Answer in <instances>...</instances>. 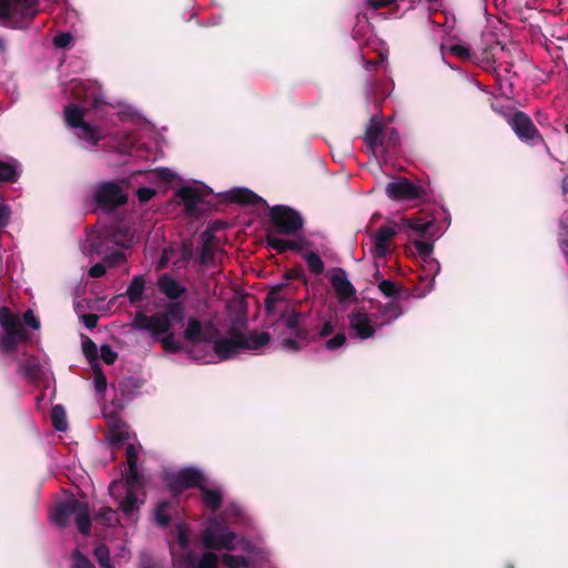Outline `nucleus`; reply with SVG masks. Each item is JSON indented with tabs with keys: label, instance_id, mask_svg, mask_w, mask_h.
<instances>
[{
	"label": "nucleus",
	"instance_id": "nucleus-10",
	"mask_svg": "<svg viewBox=\"0 0 568 568\" xmlns=\"http://www.w3.org/2000/svg\"><path fill=\"white\" fill-rule=\"evenodd\" d=\"M385 191L387 196L395 201H415L426 195L422 186L416 185L407 178L388 183Z\"/></svg>",
	"mask_w": 568,
	"mask_h": 568
},
{
	"label": "nucleus",
	"instance_id": "nucleus-62",
	"mask_svg": "<svg viewBox=\"0 0 568 568\" xmlns=\"http://www.w3.org/2000/svg\"><path fill=\"white\" fill-rule=\"evenodd\" d=\"M98 321L99 316L97 314L90 313L82 316L83 324L90 329L97 327Z\"/></svg>",
	"mask_w": 568,
	"mask_h": 568
},
{
	"label": "nucleus",
	"instance_id": "nucleus-56",
	"mask_svg": "<svg viewBox=\"0 0 568 568\" xmlns=\"http://www.w3.org/2000/svg\"><path fill=\"white\" fill-rule=\"evenodd\" d=\"M367 3L374 10H378L385 7H395L398 8L396 0H367Z\"/></svg>",
	"mask_w": 568,
	"mask_h": 568
},
{
	"label": "nucleus",
	"instance_id": "nucleus-18",
	"mask_svg": "<svg viewBox=\"0 0 568 568\" xmlns=\"http://www.w3.org/2000/svg\"><path fill=\"white\" fill-rule=\"evenodd\" d=\"M396 230L388 225H382L377 229L374 236V247L372 254L374 257H384L389 252V245Z\"/></svg>",
	"mask_w": 568,
	"mask_h": 568
},
{
	"label": "nucleus",
	"instance_id": "nucleus-50",
	"mask_svg": "<svg viewBox=\"0 0 568 568\" xmlns=\"http://www.w3.org/2000/svg\"><path fill=\"white\" fill-rule=\"evenodd\" d=\"M346 343V335L343 332H338L332 338L327 339L324 344V347L327 351H335L342 347Z\"/></svg>",
	"mask_w": 568,
	"mask_h": 568
},
{
	"label": "nucleus",
	"instance_id": "nucleus-27",
	"mask_svg": "<svg viewBox=\"0 0 568 568\" xmlns=\"http://www.w3.org/2000/svg\"><path fill=\"white\" fill-rule=\"evenodd\" d=\"M79 132H77L78 139L87 142L88 144L92 146H97L100 141L103 140L104 135L101 131V129L97 125H92L90 123H84L82 126H80Z\"/></svg>",
	"mask_w": 568,
	"mask_h": 568
},
{
	"label": "nucleus",
	"instance_id": "nucleus-16",
	"mask_svg": "<svg viewBox=\"0 0 568 568\" xmlns=\"http://www.w3.org/2000/svg\"><path fill=\"white\" fill-rule=\"evenodd\" d=\"M329 283L335 291L339 302L353 298L356 295L354 285L348 281L346 272L343 268H336L329 278Z\"/></svg>",
	"mask_w": 568,
	"mask_h": 568
},
{
	"label": "nucleus",
	"instance_id": "nucleus-51",
	"mask_svg": "<svg viewBox=\"0 0 568 568\" xmlns=\"http://www.w3.org/2000/svg\"><path fill=\"white\" fill-rule=\"evenodd\" d=\"M217 556L212 551H205L199 560L197 568H216Z\"/></svg>",
	"mask_w": 568,
	"mask_h": 568
},
{
	"label": "nucleus",
	"instance_id": "nucleus-49",
	"mask_svg": "<svg viewBox=\"0 0 568 568\" xmlns=\"http://www.w3.org/2000/svg\"><path fill=\"white\" fill-rule=\"evenodd\" d=\"M100 357L105 364L112 365L118 358V353L109 344H103L100 347Z\"/></svg>",
	"mask_w": 568,
	"mask_h": 568
},
{
	"label": "nucleus",
	"instance_id": "nucleus-40",
	"mask_svg": "<svg viewBox=\"0 0 568 568\" xmlns=\"http://www.w3.org/2000/svg\"><path fill=\"white\" fill-rule=\"evenodd\" d=\"M303 257L307 264L308 270L313 274L321 275L324 272V263L317 253L310 252L306 253Z\"/></svg>",
	"mask_w": 568,
	"mask_h": 568
},
{
	"label": "nucleus",
	"instance_id": "nucleus-30",
	"mask_svg": "<svg viewBox=\"0 0 568 568\" xmlns=\"http://www.w3.org/2000/svg\"><path fill=\"white\" fill-rule=\"evenodd\" d=\"M203 327L200 320L190 317L187 321L186 328L183 332L185 341L192 344H196L203 341L202 338Z\"/></svg>",
	"mask_w": 568,
	"mask_h": 568
},
{
	"label": "nucleus",
	"instance_id": "nucleus-45",
	"mask_svg": "<svg viewBox=\"0 0 568 568\" xmlns=\"http://www.w3.org/2000/svg\"><path fill=\"white\" fill-rule=\"evenodd\" d=\"M93 555H94L100 568L105 565L111 564L110 550L106 545L100 544L99 546H97L93 550Z\"/></svg>",
	"mask_w": 568,
	"mask_h": 568
},
{
	"label": "nucleus",
	"instance_id": "nucleus-44",
	"mask_svg": "<svg viewBox=\"0 0 568 568\" xmlns=\"http://www.w3.org/2000/svg\"><path fill=\"white\" fill-rule=\"evenodd\" d=\"M94 519L104 526H111L113 521H118L116 511L111 507H102L94 515Z\"/></svg>",
	"mask_w": 568,
	"mask_h": 568
},
{
	"label": "nucleus",
	"instance_id": "nucleus-60",
	"mask_svg": "<svg viewBox=\"0 0 568 568\" xmlns=\"http://www.w3.org/2000/svg\"><path fill=\"white\" fill-rule=\"evenodd\" d=\"M106 272L105 264L97 263L92 265L89 270V276L93 278L102 277Z\"/></svg>",
	"mask_w": 568,
	"mask_h": 568
},
{
	"label": "nucleus",
	"instance_id": "nucleus-53",
	"mask_svg": "<svg viewBox=\"0 0 568 568\" xmlns=\"http://www.w3.org/2000/svg\"><path fill=\"white\" fill-rule=\"evenodd\" d=\"M73 37L69 32H60L53 38V44L55 48L63 49L70 45Z\"/></svg>",
	"mask_w": 568,
	"mask_h": 568
},
{
	"label": "nucleus",
	"instance_id": "nucleus-48",
	"mask_svg": "<svg viewBox=\"0 0 568 568\" xmlns=\"http://www.w3.org/2000/svg\"><path fill=\"white\" fill-rule=\"evenodd\" d=\"M103 262L109 267H116L126 262V255L121 251H115L104 256Z\"/></svg>",
	"mask_w": 568,
	"mask_h": 568
},
{
	"label": "nucleus",
	"instance_id": "nucleus-21",
	"mask_svg": "<svg viewBox=\"0 0 568 568\" xmlns=\"http://www.w3.org/2000/svg\"><path fill=\"white\" fill-rule=\"evenodd\" d=\"M403 314L400 304L396 302L378 303L376 306V313L374 318L379 321V326L387 325L393 321L397 320Z\"/></svg>",
	"mask_w": 568,
	"mask_h": 568
},
{
	"label": "nucleus",
	"instance_id": "nucleus-47",
	"mask_svg": "<svg viewBox=\"0 0 568 568\" xmlns=\"http://www.w3.org/2000/svg\"><path fill=\"white\" fill-rule=\"evenodd\" d=\"M72 560L73 565L71 568H95L92 561L79 549L73 550Z\"/></svg>",
	"mask_w": 568,
	"mask_h": 568
},
{
	"label": "nucleus",
	"instance_id": "nucleus-26",
	"mask_svg": "<svg viewBox=\"0 0 568 568\" xmlns=\"http://www.w3.org/2000/svg\"><path fill=\"white\" fill-rule=\"evenodd\" d=\"M87 110L83 108H80L79 105L74 103H69L64 106V121L68 126L72 129H79L84 123V115Z\"/></svg>",
	"mask_w": 568,
	"mask_h": 568
},
{
	"label": "nucleus",
	"instance_id": "nucleus-36",
	"mask_svg": "<svg viewBox=\"0 0 568 568\" xmlns=\"http://www.w3.org/2000/svg\"><path fill=\"white\" fill-rule=\"evenodd\" d=\"M163 349L168 353L176 354L182 351V344L180 341H178L171 331L162 336H160V339H158Z\"/></svg>",
	"mask_w": 568,
	"mask_h": 568
},
{
	"label": "nucleus",
	"instance_id": "nucleus-41",
	"mask_svg": "<svg viewBox=\"0 0 568 568\" xmlns=\"http://www.w3.org/2000/svg\"><path fill=\"white\" fill-rule=\"evenodd\" d=\"M222 562L227 568H247L250 566L248 558L244 556H235L231 554H225L222 556Z\"/></svg>",
	"mask_w": 568,
	"mask_h": 568
},
{
	"label": "nucleus",
	"instance_id": "nucleus-12",
	"mask_svg": "<svg viewBox=\"0 0 568 568\" xmlns=\"http://www.w3.org/2000/svg\"><path fill=\"white\" fill-rule=\"evenodd\" d=\"M236 536L233 531H225L219 535L214 528L207 527L202 532V545L209 550L235 549L234 540Z\"/></svg>",
	"mask_w": 568,
	"mask_h": 568
},
{
	"label": "nucleus",
	"instance_id": "nucleus-6",
	"mask_svg": "<svg viewBox=\"0 0 568 568\" xmlns=\"http://www.w3.org/2000/svg\"><path fill=\"white\" fill-rule=\"evenodd\" d=\"M506 121L516 136L529 146L545 144L542 134L538 131L530 116L524 111L516 110L511 114H505Z\"/></svg>",
	"mask_w": 568,
	"mask_h": 568
},
{
	"label": "nucleus",
	"instance_id": "nucleus-59",
	"mask_svg": "<svg viewBox=\"0 0 568 568\" xmlns=\"http://www.w3.org/2000/svg\"><path fill=\"white\" fill-rule=\"evenodd\" d=\"M283 344H284L285 348L293 351V352H298L302 349L303 346L306 345L301 339L296 338L295 336H294V338L284 339Z\"/></svg>",
	"mask_w": 568,
	"mask_h": 568
},
{
	"label": "nucleus",
	"instance_id": "nucleus-31",
	"mask_svg": "<svg viewBox=\"0 0 568 568\" xmlns=\"http://www.w3.org/2000/svg\"><path fill=\"white\" fill-rule=\"evenodd\" d=\"M123 493H125V497L120 501L119 508L128 518H130L139 509L136 493L132 489H123Z\"/></svg>",
	"mask_w": 568,
	"mask_h": 568
},
{
	"label": "nucleus",
	"instance_id": "nucleus-37",
	"mask_svg": "<svg viewBox=\"0 0 568 568\" xmlns=\"http://www.w3.org/2000/svg\"><path fill=\"white\" fill-rule=\"evenodd\" d=\"M170 508V501L162 500L160 501L154 510L155 521L161 527H168L171 523V516L169 515L168 510Z\"/></svg>",
	"mask_w": 568,
	"mask_h": 568
},
{
	"label": "nucleus",
	"instance_id": "nucleus-22",
	"mask_svg": "<svg viewBox=\"0 0 568 568\" xmlns=\"http://www.w3.org/2000/svg\"><path fill=\"white\" fill-rule=\"evenodd\" d=\"M239 339L242 349L257 351L270 343L271 335L268 332L258 333L253 331L248 334H245L240 331Z\"/></svg>",
	"mask_w": 568,
	"mask_h": 568
},
{
	"label": "nucleus",
	"instance_id": "nucleus-54",
	"mask_svg": "<svg viewBox=\"0 0 568 568\" xmlns=\"http://www.w3.org/2000/svg\"><path fill=\"white\" fill-rule=\"evenodd\" d=\"M450 52L463 60H469L471 58L470 49L462 44L452 45Z\"/></svg>",
	"mask_w": 568,
	"mask_h": 568
},
{
	"label": "nucleus",
	"instance_id": "nucleus-13",
	"mask_svg": "<svg viewBox=\"0 0 568 568\" xmlns=\"http://www.w3.org/2000/svg\"><path fill=\"white\" fill-rule=\"evenodd\" d=\"M239 337L240 328L232 326L229 329L227 337L220 338L214 343V352L220 359H230L239 354L240 351H242Z\"/></svg>",
	"mask_w": 568,
	"mask_h": 568
},
{
	"label": "nucleus",
	"instance_id": "nucleus-7",
	"mask_svg": "<svg viewBox=\"0 0 568 568\" xmlns=\"http://www.w3.org/2000/svg\"><path fill=\"white\" fill-rule=\"evenodd\" d=\"M270 220L276 232L283 235H295L304 226L302 214L287 205L271 207Z\"/></svg>",
	"mask_w": 568,
	"mask_h": 568
},
{
	"label": "nucleus",
	"instance_id": "nucleus-52",
	"mask_svg": "<svg viewBox=\"0 0 568 568\" xmlns=\"http://www.w3.org/2000/svg\"><path fill=\"white\" fill-rule=\"evenodd\" d=\"M199 262L209 265L214 262V252L210 243H204L200 251Z\"/></svg>",
	"mask_w": 568,
	"mask_h": 568
},
{
	"label": "nucleus",
	"instance_id": "nucleus-15",
	"mask_svg": "<svg viewBox=\"0 0 568 568\" xmlns=\"http://www.w3.org/2000/svg\"><path fill=\"white\" fill-rule=\"evenodd\" d=\"M349 326L361 339H368L375 335V327L366 312L362 308L352 311L348 314Z\"/></svg>",
	"mask_w": 568,
	"mask_h": 568
},
{
	"label": "nucleus",
	"instance_id": "nucleus-63",
	"mask_svg": "<svg viewBox=\"0 0 568 568\" xmlns=\"http://www.w3.org/2000/svg\"><path fill=\"white\" fill-rule=\"evenodd\" d=\"M7 52V42L3 38H0V54H4Z\"/></svg>",
	"mask_w": 568,
	"mask_h": 568
},
{
	"label": "nucleus",
	"instance_id": "nucleus-29",
	"mask_svg": "<svg viewBox=\"0 0 568 568\" xmlns=\"http://www.w3.org/2000/svg\"><path fill=\"white\" fill-rule=\"evenodd\" d=\"M145 288V278L143 275L133 276L131 283L129 284L125 295L128 296L131 304H136L143 297Z\"/></svg>",
	"mask_w": 568,
	"mask_h": 568
},
{
	"label": "nucleus",
	"instance_id": "nucleus-25",
	"mask_svg": "<svg viewBox=\"0 0 568 568\" xmlns=\"http://www.w3.org/2000/svg\"><path fill=\"white\" fill-rule=\"evenodd\" d=\"M21 175L20 162L16 159L10 161L0 160V182L13 184Z\"/></svg>",
	"mask_w": 568,
	"mask_h": 568
},
{
	"label": "nucleus",
	"instance_id": "nucleus-39",
	"mask_svg": "<svg viewBox=\"0 0 568 568\" xmlns=\"http://www.w3.org/2000/svg\"><path fill=\"white\" fill-rule=\"evenodd\" d=\"M82 352L88 362L91 364V366L94 364H99L98 346L90 337H84V339L82 341Z\"/></svg>",
	"mask_w": 568,
	"mask_h": 568
},
{
	"label": "nucleus",
	"instance_id": "nucleus-2",
	"mask_svg": "<svg viewBox=\"0 0 568 568\" xmlns=\"http://www.w3.org/2000/svg\"><path fill=\"white\" fill-rule=\"evenodd\" d=\"M185 317V308L182 302H169L164 304L163 311L146 315L136 312L133 320V327L146 331L152 338L160 339V336L169 333L174 323H182Z\"/></svg>",
	"mask_w": 568,
	"mask_h": 568
},
{
	"label": "nucleus",
	"instance_id": "nucleus-38",
	"mask_svg": "<svg viewBox=\"0 0 568 568\" xmlns=\"http://www.w3.org/2000/svg\"><path fill=\"white\" fill-rule=\"evenodd\" d=\"M282 288L283 285H276L266 294L264 305L267 314H273L276 304L283 300L281 296Z\"/></svg>",
	"mask_w": 568,
	"mask_h": 568
},
{
	"label": "nucleus",
	"instance_id": "nucleus-19",
	"mask_svg": "<svg viewBox=\"0 0 568 568\" xmlns=\"http://www.w3.org/2000/svg\"><path fill=\"white\" fill-rule=\"evenodd\" d=\"M176 196L184 205L187 214L194 215L197 212V204L203 202V193L192 186H183L176 192Z\"/></svg>",
	"mask_w": 568,
	"mask_h": 568
},
{
	"label": "nucleus",
	"instance_id": "nucleus-23",
	"mask_svg": "<svg viewBox=\"0 0 568 568\" xmlns=\"http://www.w3.org/2000/svg\"><path fill=\"white\" fill-rule=\"evenodd\" d=\"M384 130L385 126L378 121H375L374 119H372L367 124L364 134V141L367 148L371 149L373 152L379 149V145L382 144Z\"/></svg>",
	"mask_w": 568,
	"mask_h": 568
},
{
	"label": "nucleus",
	"instance_id": "nucleus-34",
	"mask_svg": "<svg viewBox=\"0 0 568 568\" xmlns=\"http://www.w3.org/2000/svg\"><path fill=\"white\" fill-rule=\"evenodd\" d=\"M337 324L338 318L336 316H331L327 321L317 326V332L312 334V337H315L312 342H316L333 334L337 327Z\"/></svg>",
	"mask_w": 568,
	"mask_h": 568
},
{
	"label": "nucleus",
	"instance_id": "nucleus-64",
	"mask_svg": "<svg viewBox=\"0 0 568 568\" xmlns=\"http://www.w3.org/2000/svg\"><path fill=\"white\" fill-rule=\"evenodd\" d=\"M252 547L253 546H252L251 541L246 540V541L243 542V549L244 550L250 551Z\"/></svg>",
	"mask_w": 568,
	"mask_h": 568
},
{
	"label": "nucleus",
	"instance_id": "nucleus-17",
	"mask_svg": "<svg viewBox=\"0 0 568 568\" xmlns=\"http://www.w3.org/2000/svg\"><path fill=\"white\" fill-rule=\"evenodd\" d=\"M226 200L232 203H237L242 205H251V206H263L267 207V202L254 193L252 190L246 187H235L229 191L226 194Z\"/></svg>",
	"mask_w": 568,
	"mask_h": 568
},
{
	"label": "nucleus",
	"instance_id": "nucleus-14",
	"mask_svg": "<svg viewBox=\"0 0 568 568\" xmlns=\"http://www.w3.org/2000/svg\"><path fill=\"white\" fill-rule=\"evenodd\" d=\"M142 485V476L139 473L138 465L128 466L124 479L113 480L110 484L109 493L114 499H119L123 493V489L135 490Z\"/></svg>",
	"mask_w": 568,
	"mask_h": 568
},
{
	"label": "nucleus",
	"instance_id": "nucleus-11",
	"mask_svg": "<svg viewBox=\"0 0 568 568\" xmlns=\"http://www.w3.org/2000/svg\"><path fill=\"white\" fill-rule=\"evenodd\" d=\"M306 315L295 308H286L281 313V320L284 322L285 327L304 344H310L315 337H312L311 331L303 325V320Z\"/></svg>",
	"mask_w": 568,
	"mask_h": 568
},
{
	"label": "nucleus",
	"instance_id": "nucleus-24",
	"mask_svg": "<svg viewBox=\"0 0 568 568\" xmlns=\"http://www.w3.org/2000/svg\"><path fill=\"white\" fill-rule=\"evenodd\" d=\"M18 373L31 382H38L43 376V367L36 357L30 356L19 364Z\"/></svg>",
	"mask_w": 568,
	"mask_h": 568
},
{
	"label": "nucleus",
	"instance_id": "nucleus-55",
	"mask_svg": "<svg viewBox=\"0 0 568 568\" xmlns=\"http://www.w3.org/2000/svg\"><path fill=\"white\" fill-rule=\"evenodd\" d=\"M128 466L138 465L139 452L133 444H129L125 449Z\"/></svg>",
	"mask_w": 568,
	"mask_h": 568
},
{
	"label": "nucleus",
	"instance_id": "nucleus-42",
	"mask_svg": "<svg viewBox=\"0 0 568 568\" xmlns=\"http://www.w3.org/2000/svg\"><path fill=\"white\" fill-rule=\"evenodd\" d=\"M267 247L276 251L278 254L287 252V240L277 237L276 235L267 232L265 236Z\"/></svg>",
	"mask_w": 568,
	"mask_h": 568
},
{
	"label": "nucleus",
	"instance_id": "nucleus-57",
	"mask_svg": "<svg viewBox=\"0 0 568 568\" xmlns=\"http://www.w3.org/2000/svg\"><path fill=\"white\" fill-rule=\"evenodd\" d=\"M155 195V190L148 186H142L138 190V199L140 202L145 203Z\"/></svg>",
	"mask_w": 568,
	"mask_h": 568
},
{
	"label": "nucleus",
	"instance_id": "nucleus-33",
	"mask_svg": "<svg viewBox=\"0 0 568 568\" xmlns=\"http://www.w3.org/2000/svg\"><path fill=\"white\" fill-rule=\"evenodd\" d=\"M50 417L55 430L64 432L68 428L67 414L62 405H54L51 409Z\"/></svg>",
	"mask_w": 568,
	"mask_h": 568
},
{
	"label": "nucleus",
	"instance_id": "nucleus-46",
	"mask_svg": "<svg viewBox=\"0 0 568 568\" xmlns=\"http://www.w3.org/2000/svg\"><path fill=\"white\" fill-rule=\"evenodd\" d=\"M129 432L120 426H113L110 429V442L113 445H121L129 439Z\"/></svg>",
	"mask_w": 568,
	"mask_h": 568
},
{
	"label": "nucleus",
	"instance_id": "nucleus-43",
	"mask_svg": "<svg viewBox=\"0 0 568 568\" xmlns=\"http://www.w3.org/2000/svg\"><path fill=\"white\" fill-rule=\"evenodd\" d=\"M93 371V382L94 388L98 393L102 394L106 390V377L100 366V364H94L91 366Z\"/></svg>",
	"mask_w": 568,
	"mask_h": 568
},
{
	"label": "nucleus",
	"instance_id": "nucleus-32",
	"mask_svg": "<svg viewBox=\"0 0 568 568\" xmlns=\"http://www.w3.org/2000/svg\"><path fill=\"white\" fill-rule=\"evenodd\" d=\"M378 290L385 297L399 298L404 292V286L390 280H382L378 283Z\"/></svg>",
	"mask_w": 568,
	"mask_h": 568
},
{
	"label": "nucleus",
	"instance_id": "nucleus-5",
	"mask_svg": "<svg viewBox=\"0 0 568 568\" xmlns=\"http://www.w3.org/2000/svg\"><path fill=\"white\" fill-rule=\"evenodd\" d=\"M38 0H0V19L13 29H27L37 17Z\"/></svg>",
	"mask_w": 568,
	"mask_h": 568
},
{
	"label": "nucleus",
	"instance_id": "nucleus-1",
	"mask_svg": "<svg viewBox=\"0 0 568 568\" xmlns=\"http://www.w3.org/2000/svg\"><path fill=\"white\" fill-rule=\"evenodd\" d=\"M23 323L34 331L40 328V321L32 310H27L21 321L8 306L0 307V355H14L20 343L30 341V334Z\"/></svg>",
	"mask_w": 568,
	"mask_h": 568
},
{
	"label": "nucleus",
	"instance_id": "nucleus-4",
	"mask_svg": "<svg viewBox=\"0 0 568 568\" xmlns=\"http://www.w3.org/2000/svg\"><path fill=\"white\" fill-rule=\"evenodd\" d=\"M51 520L59 527L64 528L71 524V517L75 516V524L79 531L89 535L91 530V516L87 503L71 497L55 505L51 510Z\"/></svg>",
	"mask_w": 568,
	"mask_h": 568
},
{
	"label": "nucleus",
	"instance_id": "nucleus-35",
	"mask_svg": "<svg viewBox=\"0 0 568 568\" xmlns=\"http://www.w3.org/2000/svg\"><path fill=\"white\" fill-rule=\"evenodd\" d=\"M398 133L394 128H385L379 149L384 152L393 151L398 144Z\"/></svg>",
	"mask_w": 568,
	"mask_h": 568
},
{
	"label": "nucleus",
	"instance_id": "nucleus-28",
	"mask_svg": "<svg viewBox=\"0 0 568 568\" xmlns=\"http://www.w3.org/2000/svg\"><path fill=\"white\" fill-rule=\"evenodd\" d=\"M202 501L211 511H217L223 503V496L220 489L207 488L204 484L200 487Z\"/></svg>",
	"mask_w": 568,
	"mask_h": 568
},
{
	"label": "nucleus",
	"instance_id": "nucleus-58",
	"mask_svg": "<svg viewBox=\"0 0 568 568\" xmlns=\"http://www.w3.org/2000/svg\"><path fill=\"white\" fill-rule=\"evenodd\" d=\"M308 245V241L301 240H287V251L301 252Z\"/></svg>",
	"mask_w": 568,
	"mask_h": 568
},
{
	"label": "nucleus",
	"instance_id": "nucleus-20",
	"mask_svg": "<svg viewBox=\"0 0 568 568\" xmlns=\"http://www.w3.org/2000/svg\"><path fill=\"white\" fill-rule=\"evenodd\" d=\"M158 286L160 292L171 300V302H176L175 300L180 298L186 292V288L168 273L160 275Z\"/></svg>",
	"mask_w": 568,
	"mask_h": 568
},
{
	"label": "nucleus",
	"instance_id": "nucleus-3",
	"mask_svg": "<svg viewBox=\"0 0 568 568\" xmlns=\"http://www.w3.org/2000/svg\"><path fill=\"white\" fill-rule=\"evenodd\" d=\"M402 225L412 239L418 256L427 262L434 250V242L438 237V226L433 217L410 216L403 217Z\"/></svg>",
	"mask_w": 568,
	"mask_h": 568
},
{
	"label": "nucleus",
	"instance_id": "nucleus-9",
	"mask_svg": "<svg viewBox=\"0 0 568 568\" xmlns=\"http://www.w3.org/2000/svg\"><path fill=\"white\" fill-rule=\"evenodd\" d=\"M205 483L204 475L196 468L187 467L181 469L168 480L170 491L178 496L189 488H199Z\"/></svg>",
	"mask_w": 568,
	"mask_h": 568
},
{
	"label": "nucleus",
	"instance_id": "nucleus-61",
	"mask_svg": "<svg viewBox=\"0 0 568 568\" xmlns=\"http://www.w3.org/2000/svg\"><path fill=\"white\" fill-rule=\"evenodd\" d=\"M178 542L181 546V548H183V549L189 547V544H190L189 532L183 527L179 528Z\"/></svg>",
	"mask_w": 568,
	"mask_h": 568
},
{
	"label": "nucleus",
	"instance_id": "nucleus-8",
	"mask_svg": "<svg viewBox=\"0 0 568 568\" xmlns=\"http://www.w3.org/2000/svg\"><path fill=\"white\" fill-rule=\"evenodd\" d=\"M98 206L105 210H114L128 202V196L115 182L102 183L94 193Z\"/></svg>",
	"mask_w": 568,
	"mask_h": 568
}]
</instances>
